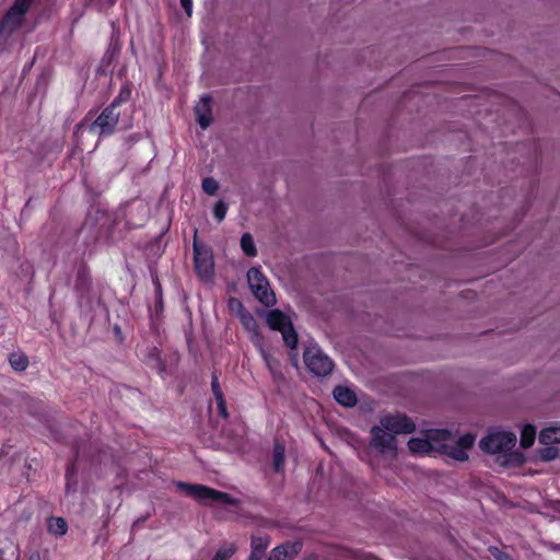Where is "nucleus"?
I'll return each mask as SVG.
<instances>
[{"label": "nucleus", "mask_w": 560, "mask_h": 560, "mask_svg": "<svg viewBox=\"0 0 560 560\" xmlns=\"http://www.w3.org/2000/svg\"><path fill=\"white\" fill-rule=\"evenodd\" d=\"M228 207L223 201H218L213 208L215 219L221 222L226 215Z\"/></svg>", "instance_id": "obj_26"}, {"label": "nucleus", "mask_w": 560, "mask_h": 560, "mask_svg": "<svg viewBox=\"0 0 560 560\" xmlns=\"http://www.w3.org/2000/svg\"><path fill=\"white\" fill-rule=\"evenodd\" d=\"M492 555H494L499 560H504V557L499 552L497 548L494 551H492Z\"/></svg>", "instance_id": "obj_33"}, {"label": "nucleus", "mask_w": 560, "mask_h": 560, "mask_svg": "<svg viewBox=\"0 0 560 560\" xmlns=\"http://www.w3.org/2000/svg\"><path fill=\"white\" fill-rule=\"evenodd\" d=\"M370 445L383 456L395 458L397 456V439L381 424L374 425L370 431Z\"/></svg>", "instance_id": "obj_6"}, {"label": "nucleus", "mask_w": 560, "mask_h": 560, "mask_svg": "<svg viewBox=\"0 0 560 560\" xmlns=\"http://www.w3.org/2000/svg\"><path fill=\"white\" fill-rule=\"evenodd\" d=\"M48 532L55 536H62L67 533L68 525L62 517H50L47 521Z\"/></svg>", "instance_id": "obj_19"}, {"label": "nucleus", "mask_w": 560, "mask_h": 560, "mask_svg": "<svg viewBox=\"0 0 560 560\" xmlns=\"http://www.w3.org/2000/svg\"><path fill=\"white\" fill-rule=\"evenodd\" d=\"M229 304H230L231 308H234V307L243 308L241 302L237 299H231Z\"/></svg>", "instance_id": "obj_32"}, {"label": "nucleus", "mask_w": 560, "mask_h": 560, "mask_svg": "<svg viewBox=\"0 0 560 560\" xmlns=\"http://www.w3.org/2000/svg\"><path fill=\"white\" fill-rule=\"evenodd\" d=\"M335 399L345 407H353L357 404V395L347 386H337L334 389Z\"/></svg>", "instance_id": "obj_14"}, {"label": "nucleus", "mask_w": 560, "mask_h": 560, "mask_svg": "<svg viewBox=\"0 0 560 560\" xmlns=\"http://www.w3.org/2000/svg\"><path fill=\"white\" fill-rule=\"evenodd\" d=\"M9 362L13 370L24 371L28 365V360L23 353H13L10 355Z\"/></svg>", "instance_id": "obj_23"}, {"label": "nucleus", "mask_w": 560, "mask_h": 560, "mask_svg": "<svg viewBox=\"0 0 560 560\" xmlns=\"http://www.w3.org/2000/svg\"><path fill=\"white\" fill-rule=\"evenodd\" d=\"M195 250V267L199 277L208 281L211 279L213 273V259L207 250H200L196 245Z\"/></svg>", "instance_id": "obj_11"}, {"label": "nucleus", "mask_w": 560, "mask_h": 560, "mask_svg": "<svg viewBox=\"0 0 560 560\" xmlns=\"http://www.w3.org/2000/svg\"><path fill=\"white\" fill-rule=\"evenodd\" d=\"M33 0H15L13 5L4 15L0 25V47L4 49V42L10 35L22 26L24 16Z\"/></svg>", "instance_id": "obj_3"}, {"label": "nucleus", "mask_w": 560, "mask_h": 560, "mask_svg": "<svg viewBox=\"0 0 560 560\" xmlns=\"http://www.w3.org/2000/svg\"><path fill=\"white\" fill-rule=\"evenodd\" d=\"M235 547L233 545L223 546L219 548L213 560H230V558L234 555Z\"/></svg>", "instance_id": "obj_24"}, {"label": "nucleus", "mask_w": 560, "mask_h": 560, "mask_svg": "<svg viewBox=\"0 0 560 560\" xmlns=\"http://www.w3.org/2000/svg\"><path fill=\"white\" fill-rule=\"evenodd\" d=\"M536 438V428L532 424H525L521 431V445L524 448L530 447Z\"/></svg>", "instance_id": "obj_20"}, {"label": "nucleus", "mask_w": 560, "mask_h": 560, "mask_svg": "<svg viewBox=\"0 0 560 560\" xmlns=\"http://www.w3.org/2000/svg\"><path fill=\"white\" fill-rule=\"evenodd\" d=\"M180 4L184 8L187 15L190 16L192 12V0H180Z\"/></svg>", "instance_id": "obj_30"}, {"label": "nucleus", "mask_w": 560, "mask_h": 560, "mask_svg": "<svg viewBox=\"0 0 560 560\" xmlns=\"http://www.w3.org/2000/svg\"><path fill=\"white\" fill-rule=\"evenodd\" d=\"M176 487L184 491L187 495L198 500L201 504H209L212 502H221L229 505H236L237 500L230 494L214 490L202 485H190L186 482H177Z\"/></svg>", "instance_id": "obj_2"}, {"label": "nucleus", "mask_w": 560, "mask_h": 560, "mask_svg": "<svg viewBox=\"0 0 560 560\" xmlns=\"http://www.w3.org/2000/svg\"><path fill=\"white\" fill-rule=\"evenodd\" d=\"M30 560H38V559H35V558H31Z\"/></svg>", "instance_id": "obj_36"}, {"label": "nucleus", "mask_w": 560, "mask_h": 560, "mask_svg": "<svg viewBox=\"0 0 560 560\" xmlns=\"http://www.w3.org/2000/svg\"><path fill=\"white\" fill-rule=\"evenodd\" d=\"M241 322L245 329L252 334V341L255 343V340H261V337L259 336L257 331V323L253 315H250L247 312L241 313Z\"/></svg>", "instance_id": "obj_17"}, {"label": "nucleus", "mask_w": 560, "mask_h": 560, "mask_svg": "<svg viewBox=\"0 0 560 560\" xmlns=\"http://www.w3.org/2000/svg\"><path fill=\"white\" fill-rule=\"evenodd\" d=\"M266 322L273 330L282 334L284 343L293 349L298 345V335L293 328L290 318L280 310H272L266 314Z\"/></svg>", "instance_id": "obj_7"}, {"label": "nucleus", "mask_w": 560, "mask_h": 560, "mask_svg": "<svg viewBox=\"0 0 560 560\" xmlns=\"http://www.w3.org/2000/svg\"><path fill=\"white\" fill-rule=\"evenodd\" d=\"M380 424L392 432L395 438L399 434L412 433L416 430L412 419L401 413L385 415L381 417Z\"/></svg>", "instance_id": "obj_10"}, {"label": "nucleus", "mask_w": 560, "mask_h": 560, "mask_svg": "<svg viewBox=\"0 0 560 560\" xmlns=\"http://www.w3.org/2000/svg\"><path fill=\"white\" fill-rule=\"evenodd\" d=\"M300 548L295 544H285L273 548L267 560H293Z\"/></svg>", "instance_id": "obj_13"}, {"label": "nucleus", "mask_w": 560, "mask_h": 560, "mask_svg": "<svg viewBox=\"0 0 560 560\" xmlns=\"http://www.w3.org/2000/svg\"><path fill=\"white\" fill-rule=\"evenodd\" d=\"M215 401H217V406H218L220 415L222 417L226 418L228 417V410H226V405H225V401H224V396L220 397V395H218V398H215Z\"/></svg>", "instance_id": "obj_28"}, {"label": "nucleus", "mask_w": 560, "mask_h": 560, "mask_svg": "<svg viewBox=\"0 0 560 560\" xmlns=\"http://www.w3.org/2000/svg\"><path fill=\"white\" fill-rule=\"evenodd\" d=\"M247 281L254 296L264 305L272 306L276 304V295L270 288L267 277L257 267H253L247 272Z\"/></svg>", "instance_id": "obj_5"}, {"label": "nucleus", "mask_w": 560, "mask_h": 560, "mask_svg": "<svg viewBox=\"0 0 560 560\" xmlns=\"http://www.w3.org/2000/svg\"><path fill=\"white\" fill-rule=\"evenodd\" d=\"M130 95V90L129 89H124L121 90V92L119 93L118 97L115 100L117 101V105L122 102V101H126Z\"/></svg>", "instance_id": "obj_31"}, {"label": "nucleus", "mask_w": 560, "mask_h": 560, "mask_svg": "<svg viewBox=\"0 0 560 560\" xmlns=\"http://www.w3.org/2000/svg\"><path fill=\"white\" fill-rule=\"evenodd\" d=\"M195 114L198 124L202 129L208 128L212 122L211 98L203 95L195 106Z\"/></svg>", "instance_id": "obj_12"}, {"label": "nucleus", "mask_w": 560, "mask_h": 560, "mask_svg": "<svg viewBox=\"0 0 560 560\" xmlns=\"http://www.w3.org/2000/svg\"><path fill=\"white\" fill-rule=\"evenodd\" d=\"M475 441L476 436L471 433L456 436L448 430L431 429L423 432L422 436L411 438L407 446L409 453L415 456L441 453L455 460L465 462Z\"/></svg>", "instance_id": "obj_1"}, {"label": "nucleus", "mask_w": 560, "mask_h": 560, "mask_svg": "<svg viewBox=\"0 0 560 560\" xmlns=\"http://www.w3.org/2000/svg\"><path fill=\"white\" fill-rule=\"evenodd\" d=\"M538 441L542 445L560 443V425H551L540 431Z\"/></svg>", "instance_id": "obj_16"}, {"label": "nucleus", "mask_w": 560, "mask_h": 560, "mask_svg": "<svg viewBox=\"0 0 560 560\" xmlns=\"http://www.w3.org/2000/svg\"><path fill=\"white\" fill-rule=\"evenodd\" d=\"M516 444V435L510 431H491L479 443L480 448L489 454L506 456Z\"/></svg>", "instance_id": "obj_4"}, {"label": "nucleus", "mask_w": 560, "mask_h": 560, "mask_svg": "<svg viewBox=\"0 0 560 560\" xmlns=\"http://www.w3.org/2000/svg\"><path fill=\"white\" fill-rule=\"evenodd\" d=\"M255 346L257 347L267 369L271 372V373H275L277 371V369L279 368V362L278 360H276L270 353L269 351H267L264 347H262V340H255Z\"/></svg>", "instance_id": "obj_18"}, {"label": "nucleus", "mask_w": 560, "mask_h": 560, "mask_svg": "<svg viewBox=\"0 0 560 560\" xmlns=\"http://www.w3.org/2000/svg\"><path fill=\"white\" fill-rule=\"evenodd\" d=\"M241 247L243 249V252L249 256V257H254L256 256L257 254V250H256V246H255V243H254V240L250 234L248 233H245L242 238H241Z\"/></svg>", "instance_id": "obj_22"}, {"label": "nucleus", "mask_w": 560, "mask_h": 560, "mask_svg": "<svg viewBox=\"0 0 560 560\" xmlns=\"http://www.w3.org/2000/svg\"><path fill=\"white\" fill-rule=\"evenodd\" d=\"M119 113L117 112V101L98 115V117L88 127L89 132L98 133L100 136L112 135L118 122Z\"/></svg>", "instance_id": "obj_9"}, {"label": "nucleus", "mask_w": 560, "mask_h": 560, "mask_svg": "<svg viewBox=\"0 0 560 560\" xmlns=\"http://www.w3.org/2000/svg\"><path fill=\"white\" fill-rule=\"evenodd\" d=\"M70 478H71V474H70V471H68L67 472V480H68V482L70 481Z\"/></svg>", "instance_id": "obj_34"}, {"label": "nucleus", "mask_w": 560, "mask_h": 560, "mask_svg": "<svg viewBox=\"0 0 560 560\" xmlns=\"http://www.w3.org/2000/svg\"><path fill=\"white\" fill-rule=\"evenodd\" d=\"M81 128H83V124H80L78 125L77 129L80 130Z\"/></svg>", "instance_id": "obj_35"}, {"label": "nucleus", "mask_w": 560, "mask_h": 560, "mask_svg": "<svg viewBox=\"0 0 560 560\" xmlns=\"http://www.w3.org/2000/svg\"><path fill=\"white\" fill-rule=\"evenodd\" d=\"M557 456H558V450L556 447H551L549 445H546V447L540 451V457L544 460H552Z\"/></svg>", "instance_id": "obj_27"}, {"label": "nucleus", "mask_w": 560, "mask_h": 560, "mask_svg": "<svg viewBox=\"0 0 560 560\" xmlns=\"http://www.w3.org/2000/svg\"><path fill=\"white\" fill-rule=\"evenodd\" d=\"M202 189L206 194L213 196L219 189V184L214 178L207 177L202 180Z\"/></svg>", "instance_id": "obj_25"}, {"label": "nucleus", "mask_w": 560, "mask_h": 560, "mask_svg": "<svg viewBox=\"0 0 560 560\" xmlns=\"http://www.w3.org/2000/svg\"><path fill=\"white\" fill-rule=\"evenodd\" d=\"M252 551L248 560H261L266 549L269 546V539L266 536H256L252 538Z\"/></svg>", "instance_id": "obj_15"}, {"label": "nucleus", "mask_w": 560, "mask_h": 560, "mask_svg": "<svg viewBox=\"0 0 560 560\" xmlns=\"http://www.w3.org/2000/svg\"><path fill=\"white\" fill-rule=\"evenodd\" d=\"M304 363L308 371L317 376L328 375L334 363L317 346L308 347L304 352Z\"/></svg>", "instance_id": "obj_8"}, {"label": "nucleus", "mask_w": 560, "mask_h": 560, "mask_svg": "<svg viewBox=\"0 0 560 560\" xmlns=\"http://www.w3.org/2000/svg\"><path fill=\"white\" fill-rule=\"evenodd\" d=\"M211 387H212L214 398H218V395H220V397L223 396V393L220 388L219 380L217 376H213L212 382H211Z\"/></svg>", "instance_id": "obj_29"}, {"label": "nucleus", "mask_w": 560, "mask_h": 560, "mask_svg": "<svg viewBox=\"0 0 560 560\" xmlns=\"http://www.w3.org/2000/svg\"><path fill=\"white\" fill-rule=\"evenodd\" d=\"M284 445L280 442H276L273 446V467L276 471H281L284 466Z\"/></svg>", "instance_id": "obj_21"}]
</instances>
